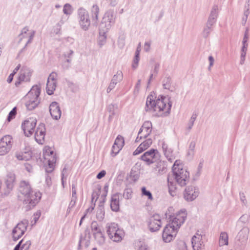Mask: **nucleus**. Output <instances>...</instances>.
Masks as SVG:
<instances>
[{"label":"nucleus","mask_w":250,"mask_h":250,"mask_svg":"<svg viewBox=\"0 0 250 250\" xmlns=\"http://www.w3.org/2000/svg\"><path fill=\"white\" fill-rule=\"evenodd\" d=\"M187 217L185 210H181L169 217V221L164 227L162 232V238L166 243L172 241L176 237L178 229L184 223Z\"/></svg>","instance_id":"obj_1"},{"label":"nucleus","mask_w":250,"mask_h":250,"mask_svg":"<svg viewBox=\"0 0 250 250\" xmlns=\"http://www.w3.org/2000/svg\"><path fill=\"white\" fill-rule=\"evenodd\" d=\"M146 105L149 109H153L154 111L163 115L169 112L171 104L169 98L167 97L159 96L154 101L152 96H149L146 99Z\"/></svg>","instance_id":"obj_2"},{"label":"nucleus","mask_w":250,"mask_h":250,"mask_svg":"<svg viewBox=\"0 0 250 250\" xmlns=\"http://www.w3.org/2000/svg\"><path fill=\"white\" fill-rule=\"evenodd\" d=\"M172 170L176 182L181 186L186 185L189 179V173L184 168V165L180 160L175 162Z\"/></svg>","instance_id":"obj_3"},{"label":"nucleus","mask_w":250,"mask_h":250,"mask_svg":"<svg viewBox=\"0 0 250 250\" xmlns=\"http://www.w3.org/2000/svg\"><path fill=\"white\" fill-rule=\"evenodd\" d=\"M44 164L46 171L51 172L54 169L57 160L56 153L52 148L45 146L43 150Z\"/></svg>","instance_id":"obj_4"},{"label":"nucleus","mask_w":250,"mask_h":250,"mask_svg":"<svg viewBox=\"0 0 250 250\" xmlns=\"http://www.w3.org/2000/svg\"><path fill=\"white\" fill-rule=\"evenodd\" d=\"M40 92V88L37 85H35L26 95L25 97V105L28 110H33L38 105Z\"/></svg>","instance_id":"obj_5"},{"label":"nucleus","mask_w":250,"mask_h":250,"mask_svg":"<svg viewBox=\"0 0 250 250\" xmlns=\"http://www.w3.org/2000/svg\"><path fill=\"white\" fill-rule=\"evenodd\" d=\"M106 232L109 239L115 242L122 241L124 237V232L116 223H110L106 228Z\"/></svg>","instance_id":"obj_6"},{"label":"nucleus","mask_w":250,"mask_h":250,"mask_svg":"<svg viewBox=\"0 0 250 250\" xmlns=\"http://www.w3.org/2000/svg\"><path fill=\"white\" fill-rule=\"evenodd\" d=\"M42 193L39 191H33L23 200L22 202L29 208L35 207L41 200Z\"/></svg>","instance_id":"obj_7"},{"label":"nucleus","mask_w":250,"mask_h":250,"mask_svg":"<svg viewBox=\"0 0 250 250\" xmlns=\"http://www.w3.org/2000/svg\"><path fill=\"white\" fill-rule=\"evenodd\" d=\"M13 144V138L9 135L2 137L0 140V155H4L11 150Z\"/></svg>","instance_id":"obj_8"},{"label":"nucleus","mask_w":250,"mask_h":250,"mask_svg":"<svg viewBox=\"0 0 250 250\" xmlns=\"http://www.w3.org/2000/svg\"><path fill=\"white\" fill-rule=\"evenodd\" d=\"M37 125L35 118H30L24 120L21 124V128L24 135L27 137L31 136L35 131Z\"/></svg>","instance_id":"obj_9"},{"label":"nucleus","mask_w":250,"mask_h":250,"mask_svg":"<svg viewBox=\"0 0 250 250\" xmlns=\"http://www.w3.org/2000/svg\"><path fill=\"white\" fill-rule=\"evenodd\" d=\"M149 230L151 232L159 230L162 227L161 218L158 214H154L150 216L147 221Z\"/></svg>","instance_id":"obj_10"},{"label":"nucleus","mask_w":250,"mask_h":250,"mask_svg":"<svg viewBox=\"0 0 250 250\" xmlns=\"http://www.w3.org/2000/svg\"><path fill=\"white\" fill-rule=\"evenodd\" d=\"M32 191V188L30 184L25 181L21 182L18 189V198L19 200L22 202L24 198H26Z\"/></svg>","instance_id":"obj_11"},{"label":"nucleus","mask_w":250,"mask_h":250,"mask_svg":"<svg viewBox=\"0 0 250 250\" xmlns=\"http://www.w3.org/2000/svg\"><path fill=\"white\" fill-rule=\"evenodd\" d=\"M159 154L157 149H151L145 152L141 157V160L150 165L156 161L159 158Z\"/></svg>","instance_id":"obj_12"},{"label":"nucleus","mask_w":250,"mask_h":250,"mask_svg":"<svg viewBox=\"0 0 250 250\" xmlns=\"http://www.w3.org/2000/svg\"><path fill=\"white\" fill-rule=\"evenodd\" d=\"M152 124L149 121L145 122L140 128L136 141L138 142L142 138L147 137L151 132Z\"/></svg>","instance_id":"obj_13"},{"label":"nucleus","mask_w":250,"mask_h":250,"mask_svg":"<svg viewBox=\"0 0 250 250\" xmlns=\"http://www.w3.org/2000/svg\"><path fill=\"white\" fill-rule=\"evenodd\" d=\"M57 78V74L54 72L51 73L48 77L46 88L49 95L52 94L56 89Z\"/></svg>","instance_id":"obj_14"},{"label":"nucleus","mask_w":250,"mask_h":250,"mask_svg":"<svg viewBox=\"0 0 250 250\" xmlns=\"http://www.w3.org/2000/svg\"><path fill=\"white\" fill-rule=\"evenodd\" d=\"M46 128L44 124H40L38 126L35 134L36 141L40 144H43L44 142Z\"/></svg>","instance_id":"obj_15"},{"label":"nucleus","mask_w":250,"mask_h":250,"mask_svg":"<svg viewBox=\"0 0 250 250\" xmlns=\"http://www.w3.org/2000/svg\"><path fill=\"white\" fill-rule=\"evenodd\" d=\"M125 144L124 138L121 135H118L116 138L112 146L111 154L112 156H116L122 149Z\"/></svg>","instance_id":"obj_16"},{"label":"nucleus","mask_w":250,"mask_h":250,"mask_svg":"<svg viewBox=\"0 0 250 250\" xmlns=\"http://www.w3.org/2000/svg\"><path fill=\"white\" fill-rule=\"evenodd\" d=\"M26 230V227L23 223H19L12 231L13 238L14 240H17L21 237Z\"/></svg>","instance_id":"obj_17"},{"label":"nucleus","mask_w":250,"mask_h":250,"mask_svg":"<svg viewBox=\"0 0 250 250\" xmlns=\"http://www.w3.org/2000/svg\"><path fill=\"white\" fill-rule=\"evenodd\" d=\"M198 195L197 189L192 186H189L186 188L184 197L187 201H192L197 197Z\"/></svg>","instance_id":"obj_18"},{"label":"nucleus","mask_w":250,"mask_h":250,"mask_svg":"<svg viewBox=\"0 0 250 250\" xmlns=\"http://www.w3.org/2000/svg\"><path fill=\"white\" fill-rule=\"evenodd\" d=\"M152 144V140L148 139L142 142L133 152V155H137L147 149Z\"/></svg>","instance_id":"obj_19"},{"label":"nucleus","mask_w":250,"mask_h":250,"mask_svg":"<svg viewBox=\"0 0 250 250\" xmlns=\"http://www.w3.org/2000/svg\"><path fill=\"white\" fill-rule=\"evenodd\" d=\"M49 111L51 116L55 119L57 120L61 117V111L57 103L53 102L50 104Z\"/></svg>","instance_id":"obj_20"},{"label":"nucleus","mask_w":250,"mask_h":250,"mask_svg":"<svg viewBox=\"0 0 250 250\" xmlns=\"http://www.w3.org/2000/svg\"><path fill=\"white\" fill-rule=\"evenodd\" d=\"M79 15L80 17V24L83 29L86 30L90 24L87 13L84 10H81L79 12Z\"/></svg>","instance_id":"obj_21"},{"label":"nucleus","mask_w":250,"mask_h":250,"mask_svg":"<svg viewBox=\"0 0 250 250\" xmlns=\"http://www.w3.org/2000/svg\"><path fill=\"white\" fill-rule=\"evenodd\" d=\"M16 157L19 160L27 161L31 157V152L29 148H26L25 151H18L15 154Z\"/></svg>","instance_id":"obj_22"},{"label":"nucleus","mask_w":250,"mask_h":250,"mask_svg":"<svg viewBox=\"0 0 250 250\" xmlns=\"http://www.w3.org/2000/svg\"><path fill=\"white\" fill-rule=\"evenodd\" d=\"M202 236L201 235L196 233L192 239V247L194 250H200L203 244L202 241Z\"/></svg>","instance_id":"obj_23"},{"label":"nucleus","mask_w":250,"mask_h":250,"mask_svg":"<svg viewBox=\"0 0 250 250\" xmlns=\"http://www.w3.org/2000/svg\"><path fill=\"white\" fill-rule=\"evenodd\" d=\"M91 231L95 237H102L103 233L100 227L96 222H93L91 223Z\"/></svg>","instance_id":"obj_24"},{"label":"nucleus","mask_w":250,"mask_h":250,"mask_svg":"<svg viewBox=\"0 0 250 250\" xmlns=\"http://www.w3.org/2000/svg\"><path fill=\"white\" fill-rule=\"evenodd\" d=\"M110 207L112 210L118 211L119 210V198L117 194L112 196Z\"/></svg>","instance_id":"obj_25"},{"label":"nucleus","mask_w":250,"mask_h":250,"mask_svg":"<svg viewBox=\"0 0 250 250\" xmlns=\"http://www.w3.org/2000/svg\"><path fill=\"white\" fill-rule=\"evenodd\" d=\"M219 244L220 246L228 245V235L226 232H222L220 234Z\"/></svg>","instance_id":"obj_26"},{"label":"nucleus","mask_w":250,"mask_h":250,"mask_svg":"<svg viewBox=\"0 0 250 250\" xmlns=\"http://www.w3.org/2000/svg\"><path fill=\"white\" fill-rule=\"evenodd\" d=\"M16 177L14 174H10L7 176L6 183L8 188H11L15 182Z\"/></svg>","instance_id":"obj_27"},{"label":"nucleus","mask_w":250,"mask_h":250,"mask_svg":"<svg viewBox=\"0 0 250 250\" xmlns=\"http://www.w3.org/2000/svg\"><path fill=\"white\" fill-rule=\"evenodd\" d=\"M99 10V7L97 5H94L91 8V13L92 18L96 21L98 19Z\"/></svg>","instance_id":"obj_28"},{"label":"nucleus","mask_w":250,"mask_h":250,"mask_svg":"<svg viewBox=\"0 0 250 250\" xmlns=\"http://www.w3.org/2000/svg\"><path fill=\"white\" fill-rule=\"evenodd\" d=\"M140 51H141V45H140V43H139V44L136 49L135 58V59L134 60V62L132 64V67L134 68H136V67L138 66V64L139 60V55H140Z\"/></svg>","instance_id":"obj_29"},{"label":"nucleus","mask_w":250,"mask_h":250,"mask_svg":"<svg viewBox=\"0 0 250 250\" xmlns=\"http://www.w3.org/2000/svg\"><path fill=\"white\" fill-rule=\"evenodd\" d=\"M141 191L142 195L143 196H146L149 200L152 201L153 199L151 192L149 191L146 190L145 187L142 188Z\"/></svg>","instance_id":"obj_30"},{"label":"nucleus","mask_w":250,"mask_h":250,"mask_svg":"<svg viewBox=\"0 0 250 250\" xmlns=\"http://www.w3.org/2000/svg\"><path fill=\"white\" fill-rule=\"evenodd\" d=\"M16 113H17V110H16V107H14V108H13V109L10 112L9 114V115H8V118H7V120L8 122H10L12 119L15 118V116L16 115Z\"/></svg>","instance_id":"obj_31"},{"label":"nucleus","mask_w":250,"mask_h":250,"mask_svg":"<svg viewBox=\"0 0 250 250\" xmlns=\"http://www.w3.org/2000/svg\"><path fill=\"white\" fill-rule=\"evenodd\" d=\"M248 38L247 34L246 33L243 40L244 46L242 48V53L241 54L242 57H244L246 55V47L245 46V44L248 40Z\"/></svg>","instance_id":"obj_32"},{"label":"nucleus","mask_w":250,"mask_h":250,"mask_svg":"<svg viewBox=\"0 0 250 250\" xmlns=\"http://www.w3.org/2000/svg\"><path fill=\"white\" fill-rule=\"evenodd\" d=\"M63 12L65 14H70L72 12L71 6L69 4H66L64 5L63 9Z\"/></svg>","instance_id":"obj_33"},{"label":"nucleus","mask_w":250,"mask_h":250,"mask_svg":"<svg viewBox=\"0 0 250 250\" xmlns=\"http://www.w3.org/2000/svg\"><path fill=\"white\" fill-rule=\"evenodd\" d=\"M31 245V242L30 241H25L24 240V242L21 245V250H28Z\"/></svg>","instance_id":"obj_34"},{"label":"nucleus","mask_w":250,"mask_h":250,"mask_svg":"<svg viewBox=\"0 0 250 250\" xmlns=\"http://www.w3.org/2000/svg\"><path fill=\"white\" fill-rule=\"evenodd\" d=\"M106 174V171L104 170H102L100 173L98 174L97 175V178L98 179H100L104 177Z\"/></svg>","instance_id":"obj_35"},{"label":"nucleus","mask_w":250,"mask_h":250,"mask_svg":"<svg viewBox=\"0 0 250 250\" xmlns=\"http://www.w3.org/2000/svg\"><path fill=\"white\" fill-rule=\"evenodd\" d=\"M138 250H149V249L146 244L145 243H142Z\"/></svg>","instance_id":"obj_36"},{"label":"nucleus","mask_w":250,"mask_h":250,"mask_svg":"<svg viewBox=\"0 0 250 250\" xmlns=\"http://www.w3.org/2000/svg\"><path fill=\"white\" fill-rule=\"evenodd\" d=\"M24 239H22L19 243L15 247L14 250H19V248L21 247V245L24 242Z\"/></svg>","instance_id":"obj_37"},{"label":"nucleus","mask_w":250,"mask_h":250,"mask_svg":"<svg viewBox=\"0 0 250 250\" xmlns=\"http://www.w3.org/2000/svg\"><path fill=\"white\" fill-rule=\"evenodd\" d=\"M14 73H11L8 77V79H7V82L8 83H10L12 80H13V76H14Z\"/></svg>","instance_id":"obj_38"},{"label":"nucleus","mask_w":250,"mask_h":250,"mask_svg":"<svg viewBox=\"0 0 250 250\" xmlns=\"http://www.w3.org/2000/svg\"><path fill=\"white\" fill-rule=\"evenodd\" d=\"M98 193L96 192H93L92 194V200H94L96 197V200L98 198Z\"/></svg>","instance_id":"obj_39"},{"label":"nucleus","mask_w":250,"mask_h":250,"mask_svg":"<svg viewBox=\"0 0 250 250\" xmlns=\"http://www.w3.org/2000/svg\"><path fill=\"white\" fill-rule=\"evenodd\" d=\"M20 67H21V65L20 64H18V66L15 68V69L14 70L13 72L12 73H14V75H15L17 72V71L19 70Z\"/></svg>","instance_id":"obj_40"},{"label":"nucleus","mask_w":250,"mask_h":250,"mask_svg":"<svg viewBox=\"0 0 250 250\" xmlns=\"http://www.w3.org/2000/svg\"><path fill=\"white\" fill-rule=\"evenodd\" d=\"M208 59L210 62V65L211 66L213 64L214 59L212 56H209Z\"/></svg>","instance_id":"obj_41"},{"label":"nucleus","mask_w":250,"mask_h":250,"mask_svg":"<svg viewBox=\"0 0 250 250\" xmlns=\"http://www.w3.org/2000/svg\"><path fill=\"white\" fill-rule=\"evenodd\" d=\"M145 46L146 50L147 51L149 49L150 44L149 43L146 42L145 44Z\"/></svg>","instance_id":"obj_42"},{"label":"nucleus","mask_w":250,"mask_h":250,"mask_svg":"<svg viewBox=\"0 0 250 250\" xmlns=\"http://www.w3.org/2000/svg\"><path fill=\"white\" fill-rule=\"evenodd\" d=\"M114 85V83H111L110 84L108 88L107 89L108 92H109L108 89L110 88V90H111V88L113 87Z\"/></svg>","instance_id":"obj_43"},{"label":"nucleus","mask_w":250,"mask_h":250,"mask_svg":"<svg viewBox=\"0 0 250 250\" xmlns=\"http://www.w3.org/2000/svg\"><path fill=\"white\" fill-rule=\"evenodd\" d=\"M72 189H73V191H72V196H74L76 195V191L75 189H74V188L73 187L72 188Z\"/></svg>","instance_id":"obj_44"},{"label":"nucleus","mask_w":250,"mask_h":250,"mask_svg":"<svg viewBox=\"0 0 250 250\" xmlns=\"http://www.w3.org/2000/svg\"><path fill=\"white\" fill-rule=\"evenodd\" d=\"M20 36H21V39H22V38H24V33H22L21 34V35H20Z\"/></svg>","instance_id":"obj_45"},{"label":"nucleus","mask_w":250,"mask_h":250,"mask_svg":"<svg viewBox=\"0 0 250 250\" xmlns=\"http://www.w3.org/2000/svg\"><path fill=\"white\" fill-rule=\"evenodd\" d=\"M165 155H166V156H167V157H169V155H168V152H167V151H165Z\"/></svg>","instance_id":"obj_46"},{"label":"nucleus","mask_w":250,"mask_h":250,"mask_svg":"<svg viewBox=\"0 0 250 250\" xmlns=\"http://www.w3.org/2000/svg\"><path fill=\"white\" fill-rule=\"evenodd\" d=\"M85 217V216H83L82 218H81V221H80V224L81 225L82 221H83V220L84 219V218Z\"/></svg>","instance_id":"obj_47"},{"label":"nucleus","mask_w":250,"mask_h":250,"mask_svg":"<svg viewBox=\"0 0 250 250\" xmlns=\"http://www.w3.org/2000/svg\"><path fill=\"white\" fill-rule=\"evenodd\" d=\"M168 186H169V188L170 190H171V189H172V188H170L171 186H170V184H169Z\"/></svg>","instance_id":"obj_48"},{"label":"nucleus","mask_w":250,"mask_h":250,"mask_svg":"<svg viewBox=\"0 0 250 250\" xmlns=\"http://www.w3.org/2000/svg\"><path fill=\"white\" fill-rule=\"evenodd\" d=\"M163 164V163H162V162H160L158 163V164H159L160 166H161V164Z\"/></svg>","instance_id":"obj_49"},{"label":"nucleus","mask_w":250,"mask_h":250,"mask_svg":"<svg viewBox=\"0 0 250 250\" xmlns=\"http://www.w3.org/2000/svg\"><path fill=\"white\" fill-rule=\"evenodd\" d=\"M167 181H168V185H169V179H167Z\"/></svg>","instance_id":"obj_50"},{"label":"nucleus","mask_w":250,"mask_h":250,"mask_svg":"<svg viewBox=\"0 0 250 250\" xmlns=\"http://www.w3.org/2000/svg\"><path fill=\"white\" fill-rule=\"evenodd\" d=\"M92 250H97L96 249L94 248Z\"/></svg>","instance_id":"obj_51"}]
</instances>
